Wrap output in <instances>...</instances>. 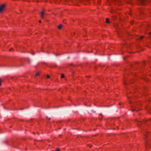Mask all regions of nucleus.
<instances>
[{"mask_svg":"<svg viewBox=\"0 0 151 151\" xmlns=\"http://www.w3.org/2000/svg\"><path fill=\"white\" fill-rule=\"evenodd\" d=\"M139 3L142 5H145L147 4L149 1L151 0H138Z\"/></svg>","mask_w":151,"mask_h":151,"instance_id":"1","label":"nucleus"},{"mask_svg":"<svg viewBox=\"0 0 151 151\" xmlns=\"http://www.w3.org/2000/svg\"><path fill=\"white\" fill-rule=\"evenodd\" d=\"M5 5L4 4H3L0 6V13H1L5 7Z\"/></svg>","mask_w":151,"mask_h":151,"instance_id":"2","label":"nucleus"},{"mask_svg":"<svg viewBox=\"0 0 151 151\" xmlns=\"http://www.w3.org/2000/svg\"><path fill=\"white\" fill-rule=\"evenodd\" d=\"M143 37V36H141L140 37L139 36H137L136 37V38L137 40H141L142 39Z\"/></svg>","mask_w":151,"mask_h":151,"instance_id":"3","label":"nucleus"},{"mask_svg":"<svg viewBox=\"0 0 151 151\" xmlns=\"http://www.w3.org/2000/svg\"><path fill=\"white\" fill-rule=\"evenodd\" d=\"M44 14L45 12L44 10H43L42 12H41L40 13L41 17L42 18H44Z\"/></svg>","mask_w":151,"mask_h":151,"instance_id":"4","label":"nucleus"},{"mask_svg":"<svg viewBox=\"0 0 151 151\" xmlns=\"http://www.w3.org/2000/svg\"><path fill=\"white\" fill-rule=\"evenodd\" d=\"M63 26V25L62 24H60L58 27V28L59 29H61Z\"/></svg>","mask_w":151,"mask_h":151,"instance_id":"5","label":"nucleus"},{"mask_svg":"<svg viewBox=\"0 0 151 151\" xmlns=\"http://www.w3.org/2000/svg\"><path fill=\"white\" fill-rule=\"evenodd\" d=\"M112 19L114 20H115V19H116V16H115V15H113L112 16Z\"/></svg>","mask_w":151,"mask_h":151,"instance_id":"6","label":"nucleus"},{"mask_svg":"<svg viewBox=\"0 0 151 151\" xmlns=\"http://www.w3.org/2000/svg\"><path fill=\"white\" fill-rule=\"evenodd\" d=\"M106 23H109V19L108 18L106 19Z\"/></svg>","mask_w":151,"mask_h":151,"instance_id":"7","label":"nucleus"},{"mask_svg":"<svg viewBox=\"0 0 151 151\" xmlns=\"http://www.w3.org/2000/svg\"><path fill=\"white\" fill-rule=\"evenodd\" d=\"M90 0H80V1L81 2H83V1H88Z\"/></svg>","mask_w":151,"mask_h":151,"instance_id":"8","label":"nucleus"},{"mask_svg":"<svg viewBox=\"0 0 151 151\" xmlns=\"http://www.w3.org/2000/svg\"><path fill=\"white\" fill-rule=\"evenodd\" d=\"M139 111V110H137V109H132V111Z\"/></svg>","mask_w":151,"mask_h":151,"instance_id":"9","label":"nucleus"},{"mask_svg":"<svg viewBox=\"0 0 151 151\" xmlns=\"http://www.w3.org/2000/svg\"><path fill=\"white\" fill-rule=\"evenodd\" d=\"M97 2L99 4H100L101 1V0H97Z\"/></svg>","mask_w":151,"mask_h":151,"instance_id":"10","label":"nucleus"},{"mask_svg":"<svg viewBox=\"0 0 151 151\" xmlns=\"http://www.w3.org/2000/svg\"><path fill=\"white\" fill-rule=\"evenodd\" d=\"M55 3L57 4H58L60 3V0H59L58 1H55Z\"/></svg>","mask_w":151,"mask_h":151,"instance_id":"11","label":"nucleus"},{"mask_svg":"<svg viewBox=\"0 0 151 151\" xmlns=\"http://www.w3.org/2000/svg\"><path fill=\"white\" fill-rule=\"evenodd\" d=\"M61 78H63L64 77V75L63 74H61Z\"/></svg>","mask_w":151,"mask_h":151,"instance_id":"12","label":"nucleus"},{"mask_svg":"<svg viewBox=\"0 0 151 151\" xmlns=\"http://www.w3.org/2000/svg\"><path fill=\"white\" fill-rule=\"evenodd\" d=\"M41 0H35V1H36L37 2H39Z\"/></svg>","mask_w":151,"mask_h":151,"instance_id":"13","label":"nucleus"},{"mask_svg":"<svg viewBox=\"0 0 151 151\" xmlns=\"http://www.w3.org/2000/svg\"><path fill=\"white\" fill-rule=\"evenodd\" d=\"M115 11L114 10H112L110 12L111 13H114V12H115Z\"/></svg>","mask_w":151,"mask_h":151,"instance_id":"14","label":"nucleus"},{"mask_svg":"<svg viewBox=\"0 0 151 151\" xmlns=\"http://www.w3.org/2000/svg\"><path fill=\"white\" fill-rule=\"evenodd\" d=\"M46 119H48V120H50V117H49L48 118V117L47 116H46Z\"/></svg>","mask_w":151,"mask_h":151,"instance_id":"15","label":"nucleus"},{"mask_svg":"<svg viewBox=\"0 0 151 151\" xmlns=\"http://www.w3.org/2000/svg\"><path fill=\"white\" fill-rule=\"evenodd\" d=\"M39 73H37L35 74V76H39Z\"/></svg>","mask_w":151,"mask_h":151,"instance_id":"16","label":"nucleus"},{"mask_svg":"<svg viewBox=\"0 0 151 151\" xmlns=\"http://www.w3.org/2000/svg\"><path fill=\"white\" fill-rule=\"evenodd\" d=\"M107 0V1L108 2V3H109L108 4H109V5H111V4H110V1H109V0Z\"/></svg>","mask_w":151,"mask_h":151,"instance_id":"17","label":"nucleus"},{"mask_svg":"<svg viewBox=\"0 0 151 151\" xmlns=\"http://www.w3.org/2000/svg\"><path fill=\"white\" fill-rule=\"evenodd\" d=\"M47 78H50V76L48 75H47Z\"/></svg>","mask_w":151,"mask_h":151,"instance_id":"18","label":"nucleus"},{"mask_svg":"<svg viewBox=\"0 0 151 151\" xmlns=\"http://www.w3.org/2000/svg\"><path fill=\"white\" fill-rule=\"evenodd\" d=\"M1 81L0 79V86L1 85Z\"/></svg>","mask_w":151,"mask_h":151,"instance_id":"19","label":"nucleus"},{"mask_svg":"<svg viewBox=\"0 0 151 151\" xmlns=\"http://www.w3.org/2000/svg\"><path fill=\"white\" fill-rule=\"evenodd\" d=\"M56 151H60V149H57L56 150Z\"/></svg>","mask_w":151,"mask_h":151,"instance_id":"20","label":"nucleus"},{"mask_svg":"<svg viewBox=\"0 0 151 151\" xmlns=\"http://www.w3.org/2000/svg\"><path fill=\"white\" fill-rule=\"evenodd\" d=\"M13 50V49H12H12H10V50H9V51H12Z\"/></svg>","mask_w":151,"mask_h":151,"instance_id":"21","label":"nucleus"},{"mask_svg":"<svg viewBox=\"0 0 151 151\" xmlns=\"http://www.w3.org/2000/svg\"><path fill=\"white\" fill-rule=\"evenodd\" d=\"M124 85H126V84H127V82H124Z\"/></svg>","mask_w":151,"mask_h":151,"instance_id":"22","label":"nucleus"},{"mask_svg":"<svg viewBox=\"0 0 151 151\" xmlns=\"http://www.w3.org/2000/svg\"><path fill=\"white\" fill-rule=\"evenodd\" d=\"M41 20H40V21H39V23H41Z\"/></svg>","mask_w":151,"mask_h":151,"instance_id":"23","label":"nucleus"},{"mask_svg":"<svg viewBox=\"0 0 151 151\" xmlns=\"http://www.w3.org/2000/svg\"><path fill=\"white\" fill-rule=\"evenodd\" d=\"M151 35V33H149V35Z\"/></svg>","mask_w":151,"mask_h":151,"instance_id":"24","label":"nucleus"},{"mask_svg":"<svg viewBox=\"0 0 151 151\" xmlns=\"http://www.w3.org/2000/svg\"><path fill=\"white\" fill-rule=\"evenodd\" d=\"M129 103H131V101H129Z\"/></svg>","mask_w":151,"mask_h":151,"instance_id":"25","label":"nucleus"},{"mask_svg":"<svg viewBox=\"0 0 151 151\" xmlns=\"http://www.w3.org/2000/svg\"><path fill=\"white\" fill-rule=\"evenodd\" d=\"M116 1H119V0H116Z\"/></svg>","mask_w":151,"mask_h":151,"instance_id":"26","label":"nucleus"},{"mask_svg":"<svg viewBox=\"0 0 151 151\" xmlns=\"http://www.w3.org/2000/svg\"><path fill=\"white\" fill-rule=\"evenodd\" d=\"M127 97H128V98L129 99V97L128 96Z\"/></svg>","mask_w":151,"mask_h":151,"instance_id":"27","label":"nucleus"}]
</instances>
